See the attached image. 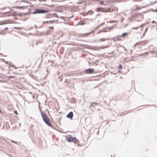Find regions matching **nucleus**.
<instances>
[{
	"label": "nucleus",
	"instance_id": "nucleus-1",
	"mask_svg": "<svg viewBox=\"0 0 157 157\" xmlns=\"http://www.w3.org/2000/svg\"><path fill=\"white\" fill-rule=\"evenodd\" d=\"M41 114L44 121L48 126H51V125L49 119L48 118L46 114H45L42 111L41 112Z\"/></svg>",
	"mask_w": 157,
	"mask_h": 157
},
{
	"label": "nucleus",
	"instance_id": "nucleus-2",
	"mask_svg": "<svg viewBox=\"0 0 157 157\" xmlns=\"http://www.w3.org/2000/svg\"><path fill=\"white\" fill-rule=\"evenodd\" d=\"M68 142H73L74 143H78L79 141L75 137H72L71 135H68L65 136Z\"/></svg>",
	"mask_w": 157,
	"mask_h": 157
},
{
	"label": "nucleus",
	"instance_id": "nucleus-3",
	"mask_svg": "<svg viewBox=\"0 0 157 157\" xmlns=\"http://www.w3.org/2000/svg\"><path fill=\"white\" fill-rule=\"evenodd\" d=\"M17 15V13L15 12H13L12 10L10 11L6 12L3 13V17H6L10 16H14Z\"/></svg>",
	"mask_w": 157,
	"mask_h": 157
},
{
	"label": "nucleus",
	"instance_id": "nucleus-4",
	"mask_svg": "<svg viewBox=\"0 0 157 157\" xmlns=\"http://www.w3.org/2000/svg\"><path fill=\"white\" fill-rule=\"evenodd\" d=\"M140 31L139 32V34L140 35V37H143L145 35L147 30L146 28L142 27V25L140 26Z\"/></svg>",
	"mask_w": 157,
	"mask_h": 157
},
{
	"label": "nucleus",
	"instance_id": "nucleus-5",
	"mask_svg": "<svg viewBox=\"0 0 157 157\" xmlns=\"http://www.w3.org/2000/svg\"><path fill=\"white\" fill-rule=\"evenodd\" d=\"M49 10H44L40 9H36L34 12V13H47L49 12Z\"/></svg>",
	"mask_w": 157,
	"mask_h": 157
},
{
	"label": "nucleus",
	"instance_id": "nucleus-6",
	"mask_svg": "<svg viewBox=\"0 0 157 157\" xmlns=\"http://www.w3.org/2000/svg\"><path fill=\"white\" fill-rule=\"evenodd\" d=\"M94 70L93 68L88 69L84 71V72L86 74H91L94 73Z\"/></svg>",
	"mask_w": 157,
	"mask_h": 157
},
{
	"label": "nucleus",
	"instance_id": "nucleus-7",
	"mask_svg": "<svg viewBox=\"0 0 157 157\" xmlns=\"http://www.w3.org/2000/svg\"><path fill=\"white\" fill-rule=\"evenodd\" d=\"M141 8L139 7L137 5H135L132 7L131 9V10L132 11H133L134 10H139Z\"/></svg>",
	"mask_w": 157,
	"mask_h": 157
},
{
	"label": "nucleus",
	"instance_id": "nucleus-8",
	"mask_svg": "<svg viewBox=\"0 0 157 157\" xmlns=\"http://www.w3.org/2000/svg\"><path fill=\"white\" fill-rule=\"evenodd\" d=\"M73 114L72 112H71L67 115V117L71 119H72L73 117Z\"/></svg>",
	"mask_w": 157,
	"mask_h": 157
},
{
	"label": "nucleus",
	"instance_id": "nucleus-9",
	"mask_svg": "<svg viewBox=\"0 0 157 157\" xmlns=\"http://www.w3.org/2000/svg\"><path fill=\"white\" fill-rule=\"evenodd\" d=\"M103 8H98L96 9V11L98 12H104V11L103 10Z\"/></svg>",
	"mask_w": 157,
	"mask_h": 157
},
{
	"label": "nucleus",
	"instance_id": "nucleus-10",
	"mask_svg": "<svg viewBox=\"0 0 157 157\" xmlns=\"http://www.w3.org/2000/svg\"><path fill=\"white\" fill-rule=\"evenodd\" d=\"M128 34L127 33H123L122 35H121L120 36V37H124L126 36H128Z\"/></svg>",
	"mask_w": 157,
	"mask_h": 157
},
{
	"label": "nucleus",
	"instance_id": "nucleus-11",
	"mask_svg": "<svg viewBox=\"0 0 157 157\" xmlns=\"http://www.w3.org/2000/svg\"><path fill=\"white\" fill-rule=\"evenodd\" d=\"M96 104L95 102H92L90 105V106L91 107H94L96 105Z\"/></svg>",
	"mask_w": 157,
	"mask_h": 157
},
{
	"label": "nucleus",
	"instance_id": "nucleus-12",
	"mask_svg": "<svg viewBox=\"0 0 157 157\" xmlns=\"http://www.w3.org/2000/svg\"><path fill=\"white\" fill-rule=\"evenodd\" d=\"M106 40L105 38H102L101 39H100L98 40V41L99 42H101L102 41H105Z\"/></svg>",
	"mask_w": 157,
	"mask_h": 157
},
{
	"label": "nucleus",
	"instance_id": "nucleus-13",
	"mask_svg": "<svg viewBox=\"0 0 157 157\" xmlns=\"http://www.w3.org/2000/svg\"><path fill=\"white\" fill-rule=\"evenodd\" d=\"M140 27L138 26V27H133L132 28V29L136 30V29H139V30H140Z\"/></svg>",
	"mask_w": 157,
	"mask_h": 157
},
{
	"label": "nucleus",
	"instance_id": "nucleus-14",
	"mask_svg": "<svg viewBox=\"0 0 157 157\" xmlns=\"http://www.w3.org/2000/svg\"><path fill=\"white\" fill-rule=\"evenodd\" d=\"M14 29H22L21 27H14L13 28Z\"/></svg>",
	"mask_w": 157,
	"mask_h": 157
},
{
	"label": "nucleus",
	"instance_id": "nucleus-15",
	"mask_svg": "<svg viewBox=\"0 0 157 157\" xmlns=\"http://www.w3.org/2000/svg\"><path fill=\"white\" fill-rule=\"evenodd\" d=\"M117 22V21L111 20V21H109V22L110 23H112L116 22Z\"/></svg>",
	"mask_w": 157,
	"mask_h": 157
},
{
	"label": "nucleus",
	"instance_id": "nucleus-16",
	"mask_svg": "<svg viewBox=\"0 0 157 157\" xmlns=\"http://www.w3.org/2000/svg\"><path fill=\"white\" fill-rule=\"evenodd\" d=\"M49 23H54L55 22V21L54 20H51L50 21H49Z\"/></svg>",
	"mask_w": 157,
	"mask_h": 157
},
{
	"label": "nucleus",
	"instance_id": "nucleus-17",
	"mask_svg": "<svg viewBox=\"0 0 157 157\" xmlns=\"http://www.w3.org/2000/svg\"><path fill=\"white\" fill-rule=\"evenodd\" d=\"M49 21H44V22H43V24H44L45 23L48 24V23H49Z\"/></svg>",
	"mask_w": 157,
	"mask_h": 157
},
{
	"label": "nucleus",
	"instance_id": "nucleus-18",
	"mask_svg": "<svg viewBox=\"0 0 157 157\" xmlns=\"http://www.w3.org/2000/svg\"><path fill=\"white\" fill-rule=\"evenodd\" d=\"M14 113L16 114V115H18V113H17V111H16V110H15L14 111Z\"/></svg>",
	"mask_w": 157,
	"mask_h": 157
},
{
	"label": "nucleus",
	"instance_id": "nucleus-19",
	"mask_svg": "<svg viewBox=\"0 0 157 157\" xmlns=\"http://www.w3.org/2000/svg\"><path fill=\"white\" fill-rule=\"evenodd\" d=\"M49 29H54V27L53 26H50V27H49Z\"/></svg>",
	"mask_w": 157,
	"mask_h": 157
},
{
	"label": "nucleus",
	"instance_id": "nucleus-20",
	"mask_svg": "<svg viewBox=\"0 0 157 157\" xmlns=\"http://www.w3.org/2000/svg\"><path fill=\"white\" fill-rule=\"evenodd\" d=\"M121 68H122V66L121 65H120L119 67V69H120Z\"/></svg>",
	"mask_w": 157,
	"mask_h": 157
},
{
	"label": "nucleus",
	"instance_id": "nucleus-21",
	"mask_svg": "<svg viewBox=\"0 0 157 157\" xmlns=\"http://www.w3.org/2000/svg\"><path fill=\"white\" fill-rule=\"evenodd\" d=\"M142 0H134L135 2H140Z\"/></svg>",
	"mask_w": 157,
	"mask_h": 157
},
{
	"label": "nucleus",
	"instance_id": "nucleus-22",
	"mask_svg": "<svg viewBox=\"0 0 157 157\" xmlns=\"http://www.w3.org/2000/svg\"><path fill=\"white\" fill-rule=\"evenodd\" d=\"M103 3H104V2L103 1H101V4H103Z\"/></svg>",
	"mask_w": 157,
	"mask_h": 157
},
{
	"label": "nucleus",
	"instance_id": "nucleus-23",
	"mask_svg": "<svg viewBox=\"0 0 157 157\" xmlns=\"http://www.w3.org/2000/svg\"><path fill=\"white\" fill-rule=\"evenodd\" d=\"M8 29V28H6L4 29L5 30H6V29Z\"/></svg>",
	"mask_w": 157,
	"mask_h": 157
},
{
	"label": "nucleus",
	"instance_id": "nucleus-24",
	"mask_svg": "<svg viewBox=\"0 0 157 157\" xmlns=\"http://www.w3.org/2000/svg\"><path fill=\"white\" fill-rule=\"evenodd\" d=\"M12 142L14 143H15L13 141H12Z\"/></svg>",
	"mask_w": 157,
	"mask_h": 157
},
{
	"label": "nucleus",
	"instance_id": "nucleus-25",
	"mask_svg": "<svg viewBox=\"0 0 157 157\" xmlns=\"http://www.w3.org/2000/svg\"><path fill=\"white\" fill-rule=\"evenodd\" d=\"M85 35H86V34H83V36H84Z\"/></svg>",
	"mask_w": 157,
	"mask_h": 157
}]
</instances>
